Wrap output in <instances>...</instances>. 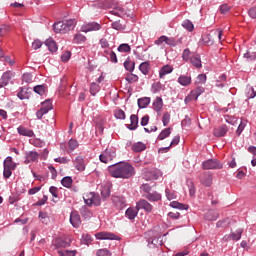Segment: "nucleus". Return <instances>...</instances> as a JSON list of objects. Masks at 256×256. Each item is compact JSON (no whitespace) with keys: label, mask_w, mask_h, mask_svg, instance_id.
I'll return each mask as SVG.
<instances>
[{"label":"nucleus","mask_w":256,"mask_h":256,"mask_svg":"<svg viewBox=\"0 0 256 256\" xmlns=\"http://www.w3.org/2000/svg\"><path fill=\"white\" fill-rule=\"evenodd\" d=\"M108 171L111 177H114L115 179H131V177L135 175V168L131 164L125 162L110 166Z\"/></svg>","instance_id":"obj_1"},{"label":"nucleus","mask_w":256,"mask_h":256,"mask_svg":"<svg viewBox=\"0 0 256 256\" xmlns=\"http://www.w3.org/2000/svg\"><path fill=\"white\" fill-rule=\"evenodd\" d=\"M77 21L75 19H69L54 23L53 30L55 33H69L75 29Z\"/></svg>","instance_id":"obj_2"},{"label":"nucleus","mask_w":256,"mask_h":256,"mask_svg":"<svg viewBox=\"0 0 256 256\" xmlns=\"http://www.w3.org/2000/svg\"><path fill=\"white\" fill-rule=\"evenodd\" d=\"M84 202L88 207H91L95 205L96 207H99L101 205V196L99 194L90 192L83 196Z\"/></svg>","instance_id":"obj_3"},{"label":"nucleus","mask_w":256,"mask_h":256,"mask_svg":"<svg viewBox=\"0 0 256 256\" xmlns=\"http://www.w3.org/2000/svg\"><path fill=\"white\" fill-rule=\"evenodd\" d=\"M42 107L36 112L37 119H43V115H47L53 109V103L51 100H46L41 103Z\"/></svg>","instance_id":"obj_4"},{"label":"nucleus","mask_w":256,"mask_h":256,"mask_svg":"<svg viewBox=\"0 0 256 256\" xmlns=\"http://www.w3.org/2000/svg\"><path fill=\"white\" fill-rule=\"evenodd\" d=\"M96 239L99 241H119V236L111 232H98L95 234Z\"/></svg>","instance_id":"obj_5"},{"label":"nucleus","mask_w":256,"mask_h":256,"mask_svg":"<svg viewBox=\"0 0 256 256\" xmlns=\"http://www.w3.org/2000/svg\"><path fill=\"white\" fill-rule=\"evenodd\" d=\"M202 168L205 170L209 169H223V164L217 159H209L202 163Z\"/></svg>","instance_id":"obj_6"},{"label":"nucleus","mask_w":256,"mask_h":256,"mask_svg":"<svg viewBox=\"0 0 256 256\" xmlns=\"http://www.w3.org/2000/svg\"><path fill=\"white\" fill-rule=\"evenodd\" d=\"M115 150L107 148L102 154H100L99 159L101 163H109L115 159Z\"/></svg>","instance_id":"obj_7"},{"label":"nucleus","mask_w":256,"mask_h":256,"mask_svg":"<svg viewBox=\"0 0 256 256\" xmlns=\"http://www.w3.org/2000/svg\"><path fill=\"white\" fill-rule=\"evenodd\" d=\"M136 209L141 211V209L145 210L146 213H153V205L149 203L146 199H140L136 203Z\"/></svg>","instance_id":"obj_8"},{"label":"nucleus","mask_w":256,"mask_h":256,"mask_svg":"<svg viewBox=\"0 0 256 256\" xmlns=\"http://www.w3.org/2000/svg\"><path fill=\"white\" fill-rule=\"evenodd\" d=\"M53 249H66V247H71V239L68 241L63 238H57L52 244Z\"/></svg>","instance_id":"obj_9"},{"label":"nucleus","mask_w":256,"mask_h":256,"mask_svg":"<svg viewBox=\"0 0 256 256\" xmlns=\"http://www.w3.org/2000/svg\"><path fill=\"white\" fill-rule=\"evenodd\" d=\"M101 29V25L97 22H89L81 27V31L83 33H89L91 31H99Z\"/></svg>","instance_id":"obj_10"},{"label":"nucleus","mask_w":256,"mask_h":256,"mask_svg":"<svg viewBox=\"0 0 256 256\" xmlns=\"http://www.w3.org/2000/svg\"><path fill=\"white\" fill-rule=\"evenodd\" d=\"M70 223L72 227L77 229L79 225H81V216L79 215L78 211H72L70 214Z\"/></svg>","instance_id":"obj_11"},{"label":"nucleus","mask_w":256,"mask_h":256,"mask_svg":"<svg viewBox=\"0 0 256 256\" xmlns=\"http://www.w3.org/2000/svg\"><path fill=\"white\" fill-rule=\"evenodd\" d=\"M13 78V72L7 71L4 72L2 77L0 78V89L3 87H7L9 85V81Z\"/></svg>","instance_id":"obj_12"},{"label":"nucleus","mask_w":256,"mask_h":256,"mask_svg":"<svg viewBox=\"0 0 256 256\" xmlns=\"http://www.w3.org/2000/svg\"><path fill=\"white\" fill-rule=\"evenodd\" d=\"M142 196L151 203H157V201H161V193L157 191L150 192L149 194H143Z\"/></svg>","instance_id":"obj_13"},{"label":"nucleus","mask_w":256,"mask_h":256,"mask_svg":"<svg viewBox=\"0 0 256 256\" xmlns=\"http://www.w3.org/2000/svg\"><path fill=\"white\" fill-rule=\"evenodd\" d=\"M112 203L116 209L121 210L125 208V198L123 196H112Z\"/></svg>","instance_id":"obj_14"},{"label":"nucleus","mask_w":256,"mask_h":256,"mask_svg":"<svg viewBox=\"0 0 256 256\" xmlns=\"http://www.w3.org/2000/svg\"><path fill=\"white\" fill-rule=\"evenodd\" d=\"M137 127H139V117L135 114H132L130 116V124L127 126V128L130 131H135V129H137Z\"/></svg>","instance_id":"obj_15"},{"label":"nucleus","mask_w":256,"mask_h":256,"mask_svg":"<svg viewBox=\"0 0 256 256\" xmlns=\"http://www.w3.org/2000/svg\"><path fill=\"white\" fill-rule=\"evenodd\" d=\"M229 129L227 128V125H222L216 129H214V136L215 137H225L227 135V132Z\"/></svg>","instance_id":"obj_16"},{"label":"nucleus","mask_w":256,"mask_h":256,"mask_svg":"<svg viewBox=\"0 0 256 256\" xmlns=\"http://www.w3.org/2000/svg\"><path fill=\"white\" fill-rule=\"evenodd\" d=\"M39 160V153L35 151H29L26 153L25 163H31Z\"/></svg>","instance_id":"obj_17"},{"label":"nucleus","mask_w":256,"mask_h":256,"mask_svg":"<svg viewBox=\"0 0 256 256\" xmlns=\"http://www.w3.org/2000/svg\"><path fill=\"white\" fill-rule=\"evenodd\" d=\"M190 63L193 67H196V69H201L203 67V64L201 63V56L198 54L191 56Z\"/></svg>","instance_id":"obj_18"},{"label":"nucleus","mask_w":256,"mask_h":256,"mask_svg":"<svg viewBox=\"0 0 256 256\" xmlns=\"http://www.w3.org/2000/svg\"><path fill=\"white\" fill-rule=\"evenodd\" d=\"M74 165L78 171H85V160L83 159V157H76L74 160Z\"/></svg>","instance_id":"obj_19"},{"label":"nucleus","mask_w":256,"mask_h":256,"mask_svg":"<svg viewBox=\"0 0 256 256\" xmlns=\"http://www.w3.org/2000/svg\"><path fill=\"white\" fill-rule=\"evenodd\" d=\"M204 219H206V221H217V219H219V212L215 210H209L204 215Z\"/></svg>","instance_id":"obj_20"},{"label":"nucleus","mask_w":256,"mask_h":256,"mask_svg":"<svg viewBox=\"0 0 256 256\" xmlns=\"http://www.w3.org/2000/svg\"><path fill=\"white\" fill-rule=\"evenodd\" d=\"M170 73H173V66L166 64L160 69L159 77H160V79H163V77H165V75H169Z\"/></svg>","instance_id":"obj_21"},{"label":"nucleus","mask_w":256,"mask_h":256,"mask_svg":"<svg viewBox=\"0 0 256 256\" xmlns=\"http://www.w3.org/2000/svg\"><path fill=\"white\" fill-rule=\"evenodd\" d=\"M200 181L202 185H205V187H211V184L213 183V176L211 174H203Z\"/></svg>","instance_id":"obj_22"},{"label":"nucleus","mask_w":256,"mask_h":256,"mask_svg":"<svg viewBox=\"0 0 256 256\" xmlns=\"http://www.w3.org/2000/svg\"><path fill=\"white\" fill-rule=\"evenodd\" d=\"M178 83L182 85V87H187L191 85V76L180 75L178 78Z\"/></svg>","instance_id":"obj_23"},{"label":"nucleus","mask_w":256,"mask_h":256,"mask_svg":"<svg viewBox=\"0 0 256 256\" xmlns=\"http://www.w3.org/2000/svg\"><path fill=\"white\" fill-rule=\"evenodd\" d=\"M125 215L128 219L133 220L137 215H139V210H137V206L135 208H128L125 212Z\"/></svg>","instance_id":"obj_24"},{"label":"nucleus","mask_w":256,"mask_h":256,"mask_svg":"<svg viewBox=\"0 0 256 256\" xmlns=\"http://www.w3.org/2000/svg\"><path fill=\"white\" fill-rule=\"evenodd\" d=\"M145 149H147V146L143 142H136L132 146V151L134 153H141V152L145 151Z\"/></svg>","instance_id":"obj_25"},{"label":"nucleus","mask_w":256,"mask_h":256,"mask_svg":"<svg viewBox=\"0 0 256 256\" xmlns=\"http://www.w3.org/2000/svg\"><path fill=\"white\" fill-rule=\"evenodd\" d=\"M203 93H205V88L198 86L194 91L191 92V98L197 101L199 96L203 95Z\"/></svg>","instance_id":"obj_26"},{"label":"nucleus","mask_w":256,"mask_h":256,"mask_svg":"<svg viewBox=\"0 0 256 256\" xmlns=\"http://www.w3.org/2000/svg\"><path fill=\"white\" fill-rule=\"evenodd\" d=\"M153 109L157 113L161 112V109H163V99L161 97H156L153 102Z\"/></svg>","instance_id":"obj_27"},{"label":"nucleus","mask_w":256,"mask_h":256,"mask_svg":"<svg viewBox=\"0 0 256 256\" xmlns=\"http://www.w3.org/2000/svg\"><path fill=\"white\" fill-rule=\"evenodd\" d=\"M19 135H23L24 137H33L35 133L32 130H29L23 126L18 127Z\"/></svg>","instance_id":"obj_28"},{"label":"nucleus","mask_w":256,"mask_h":256,"mask_svg":"<svg viewBox=\"0 0 256 256\" xmlns=\"http://www.w3.org/2000/svg\"><path fill=\"white\" fill-rule=\"evenodd\" d=\"M124 68L126 71L133 73V71H135V61H132L131 58H127L124 62Z\"/></svg>","instance_id":"obj_29"},{"label":"nucleus","mask_w":256,"mask_h":256,"mask_svg":"<svg viewBox=\"0 0 256 256\" xmlns=\"http://www.w3.org/2000/svg\"><path fill=\"white\" fill-rule=\"evenodd\" d=\"M45 45L46 47H48L49 51H51V53H55V51H57V43H55V40L53 39H48L45 41Z\"/></svg>","instance_id":"obj_30"},{"label":"nucleus","mask_w":256,"mask_h":256,"mask_svg":"<svg viewBox=\"0 0 256 256\" xmlns=\"http://www.w3.org/2000/svg\"><path fill=\"white\" fill-rule=\"evenodd\" d=\"M149 69H151V65L148 61L142 62L139 66V70L143 75H149Z\"/></svg>","instance_id":"obj_31"},{"label":"nucleus","mask_w":256,"mask_h":256,"mask_svg":"<svg viewBox=\"0 0 256 256\" xmlns=\"http://www.w3.org/2000/svg\"><path fill=\"white\" fill-rule=\"evenodd\" d=\"M149 103H151V98H149V97H144V98L138 99V107L140 109H145V107L149 106Z\"/></svg>","instance_id":"obj_32"},{"label":"nucleus","mask_w":256,"mask_h":256,"mask_svg":"<svg viewBox=\"0 0 256 256\" xmlns=\"http://www.w3.org/2000/svg\"><path fill=\"white\" fill-rule=\"evenodd\" d=\"M80 213L85 219H91V217H93V212H91L87 206H82L80 208Z\"/></svg>","instance_id":"obj_33"},{"label":"nucleus","mask_w":256,"mask_h":256,"mask_svg":"<svg viewBox=\"0 0 256 256\" xmlns=\"http://www.w3.org/2000/svg\"><path fill=\"white\" fill-rule=\"evenodd\" d=\"M87 41V37H85L83 34H75L73 38V43L76 45H81V43H85Z\"/></svg>","instance_id":"obj_34"},{"label":"nucleus","mask_w":256,"mask_h":256,"mask_svg":"<svg viewBox=\"0 0 256 256\" xmlns=\"http://www.w3.org/2000/svg\"><path fill=\"white\" fill-rule=\"evenodd\" d=\"M169 135H171V128H165L164 130H162L160 132L157 139H158V141H163V139H167V137H169Z\"/></svg>","instance_id":"obj_35"},{"label":"nucleus","mask_w":256,"mask_h":256,"mask_svg":"<svg viewBox=\"0 0 256 256\" xmlns=\"http://www.w3.org/2000/svg\"><path fill=\"white\" fill-rule=\"evenodd\" d=\"M101 196L104 199H108L111 196V188L108 185L102 186L101 188Z\"/></svg>","instance_id":"obj_36"},{"label":"nucleus","mask_w":256,"mask_h":256,"mask_svg":"<svg viewBox=\"0 0 256 256\" xmlns=\"http://www.w3.org/2000/svg\"><path fill=\"white\" fill-rule=\"evenodd\" d=\"M182 27L186 29V31H189L190 33L193 32V30L195 29L193 22H191L190 20H184L182 23Z\"/></svg>","instance_id":"obj_37"},{"label":"nucleus","mask_w":256,"mask_h":256,"mask_svg":"<svg viewBox=\"0 0 256 256\" xmlns=\"http://www.w3.org/2000/svg\"><path fill=\"white\" fill-rule=\"evenodd\" d=\"M27 91H28L27 88H21V90L17 94L18 99H21L22 101L24 99H29V92Z\"/></svg>","instance_id":"obj_38"},{"label":"nucleus","mask_w":256,"mask_h":256,"mask_svg":"<svg viewBox=\"0 0 256 256\" xmlns=\"http://www.w3.org/2000/svg\"><path fill=\"white\" fill-rule=\"evenodd\" d=\"M160 91H163V84L161 82H155L151 86V92L152 93H159Z\"/></svg>","instance_id":"obj_39"},{"label":"nucleus","mask_w":256,"mask_h":256,"mask_svg":"<svg viewBox=\"0 0 256 256\" xmlns=\"http://www.w3.org/2000/svg\"><path fill=\"white\" fill-rule=\"evenodd\" d=\"M61 183L63 187H66L67 189L71 188V185H73V178L70 176H66L61 180Z\"/></svg>","instance_id":"obj_40"},{"label":"nucleus","mask_w":256,"mask_h":256,"mask_svg":"<svg viewBox=\"0 0 256 256\" xmlns=\"http://www.w3.org/2000/svg\"><path fill=\"white\" fill-rule=\"evenodd\" d=\"M243 235V229L239 228L235 232L231 233L232 241H239Z\"/></svg>","instance_id":"obj_41"},{"label":"nucleus","mask_w":256,"mask_h":256,"mask_svg":"<svg viewBox=\"0 0 256 256\" xmlns=\"http://www.w3.org/2000/svg\"><path fill=\"white\" fill-rule=\"evenodd\" d=\"M101 90V86H99V84L95 83V82H92L90 84V93L91 95L93 96H96L97 95V92Z\"/></svg>","instance_id":"obj_42"},{"label":"nucleus","mask_w":256,"mask_h":256,"mask_svg":"<svg viewBox=\"0 0 256 256\" xmlns=\"http://www.w3.org/2000/svg\"><path fill=\"white\" fill-rule=\"evenodd\" d=\"M117 50L119 53H131V46L129 44H120Z\"/></svg>","instance_id":"obj_43"},{"label":"nucleus","mask_w":256,"mask_h":256,"mask_svg":"<svg viewBox=\"0 0 256 256\" xmlns=\"http://www.w3.org/2000/svg\"><path fill=\"white\" fill-rule=\"evenodd\" d=\"M77 147H79V142H77V140L70 139L68 141V151H75V149H77Z\"/></svg>","instance_id":"obj_44"},{"label":"nucleus","mask_w":256,"mask_h":256,"mask_svg":"<svg viewBox=\"0 0 256 256\" xmlns=\"http://www.w3.org/2000/svg\"><path fill=\"white\" fill-rule=\"evenodd\" d=\"M125 80L128 82V83H137V81H139V76L133 74V73H130V74H127L126 75V78Z\"/></svg>","instance_id":"obj_45"},{"label":"nucleus","mask_w":256,"mask_h":256,"mask_svg":"<svg viewBox=\"0 0 256 256\" xmlns=\"http://www.w3.org/2000/svg\"><path fill=\"white\" fill-rule=\"evenodd\" d=\"M4 167L10 168V169H15V163H13V158L11 156H8L4 160Z\"/></svg>","instance_id":"obj_46"},{"label":"nucleus","mask_w":256,"mask_h":256,"mask_svg":"<svg viewBox=\"0 0 256 256\" xmlns=\"http://www.w3.org/2000/svg\"><path fill=\"white\" fill-rule=\"evenodd\" d=\"M202 42L204 43V45H208V46H211L214 43V41L211 39V34L203 35Z\"/></svg>","instance_id":"obj_47"},{"label":"nucleus","mask_w":256,"mask_h":256,"mask_svg":"<svg viewBox=\"0 0 256 256\" xmlns=\"http://www.w3.org/2000/svg\"><path fill=\"white\" fill-rule=\"evenodd\" d=\"M244 59L247 61H255L256 53L248 50L246 53H244Z\"/></svg>","instance_id":"obj_48"},{"label":"nucleus","mask_w":256,"mask_h":256,"mask_svg":"<svg viewBox=\"0 0 256 256\" xmlns=\"http://www.w3.org/2000/svg\"><path fill=\"white\" fill-rule=\"evenodd\" d=\"M170 121H171V114H169V112H165L162 117V123L164 127H167Z\"/></svg>","instance_id":"obj_49"},{"label":"nucleus","mask_w":256,"mask_h":256,"mask_svg":"<svg viewBox=\"0 0 256 256\" xmlns=\"http://www.w3.org/2000/svg\"><path fill=\"white\" fill-rule=\"evenodd\" d=\"M170 207H172L173 209H181V210L187 209V206H186V205L181 204V203H179V202H177V201H172V202L170 203Z\"/></svg>","instance_id":"obj_50"},{"label":"nucleus","mask_w":256,"mask_h":256,"mask_svg":"<svg viewBox=\"0 0 256 256\" xmlns=\"http://www.w3.org/2000/svg\"><path fill=\"white\" fill-rule=\"evenodd\" d=\"M112 15H116L117 17H121L123 13H125V10H123V7L117 6L114 10L110 11Z\"/></svg>","instance_id":"obj_51"},{"label":"nucleus","mask_w":256,"mask_h":256,"mask_svg":"<svg viewBox=\"0 0 256 256\" xmlns=\"http://www.w3.org/2000/svg\"><path fill=\"white\" fill-rule=\"evenodd\" d=\"M140 191H143L144 194L143 195H149L152 191V188L149 184H142L140 186Z\"/></svg>","instance_id":"obj_52"},{"label":"nucleus","mask_w":256,"mask_h":256,"mask_svg":"<svg viewBox=\"0 0 256 256\" xmlns=\"http://www.w3.org/2000/svg\"><path fill=\"white\" fill-rule=\"evenodd\" d=\"M182 59L183 61H191V50L189 48L184 49Z\"/></svg>","instance_id":"obj_53"},{"label":"nucleus","mask_w":256,"mask_h":256,"mask_svg":"<svg viewBox=\"0 0 256 256\" xmlns=\"http://www.w3.org/2000/svg\"><path fill=\"white\" fill-rule=\"evenodd\" d=\"M34 93L45 95V85H37L34 87Z\"/></svg>","instance_id":"obj_54"},{"label":"nucleus","mask_w":256,"mask_h":256,"mask_svg":"<svg viewBox=\"0 0 256 256\" xmlns=\"http://www.w3.org/2000/svg\"><path fill=\"white\" fill-rule=\"evenodd\" d=\"M23 83H32L33 82V75L31 73H25L22 76Z\"/></svg>","instance_id":"obj_55"},{"label":"nucleus","mask_w":256,"mask_h":256,"mask_svg":"<svg viewBox=\"0 0 256 256\" xmlns=\"http://www.w3.org/2000/svg\"><path fill=\"white\" fill-rule=\"evenodd\" d=\"M97 256H111V251L109 249L104 248V249H99L96 252Z\"/></svg>","instance_id":"obj_56"},{"label":"nucleus","mask_w":256,"mask_h":256,"mask_svg":"<svg viewBox=\"0 0 256 256\" xmlns=\"http://www.w3.org/2000/svg\"><path fill=\"white\" fill-rule=\"evenodd\" d=\"M39 219H40L41 223H44L45 225H47V223H49V216H47V213H45V212L39 213Z\"/></svg>","instance_id":"obj_57"},{"label":"nucleus","mask_w":256,"mask_h":256,"mask_svg":"<svg viewBox=\"0 0 256 256\" xmlns=\"http://www.w3.org/2000/svg\"><path fill=\"white\" fill-rule=\"evenodd\" d=\"M11 31V27L9 25H2L0 27V37H3L6 33H9Z\"/></svg>","instance_id":"obj_58"},{"label":"nucleus","mask_w":256,"mask_h":256,"mask_svg":"<svg viewBox=\"0 0 256 256\" xmlns=\"http://www.w3.org/2000/svg\"><path fill=\"white\" fill-rule=\"evenodd\" d=\"M166 45H169L170 47H177V40L173 37H167Z\"/></svg>","instance_id":"obj_59"},{"label":"nucleus","mask_w":256,"mask_h":256,"mask_svg":"<svg viewBox=\"0 0 256 256\" xmlns=\"http://www.w3.org/2000/svg\"><path fill=\"white\" fill-rule=\"evenodd\" d=\"M114 116L116 117V119L124 120L125 119V111H123L121 109L116 110Z\"/></svg>","instance_id":"obj_60"},{"label":"nucleus","mask_w":256,"mask_h":256,"mask_svg":"<svg viewBox=\"0 0 256 256\" xmlns=\"http://www.w3.org/2000/svg\"><path fill=\"white\" fill-rule=\"evenodd\" d=\"M229 11H231V7H229V5L223 4L220 6V13H222V15H225V13H229Z\"/></svg>","instance_id":"obj_61"},{"label":"nucleus","mask_w":256,"mask_h":256,"mask_svg":"<svg viewBox=\"0 0 256 256\" xmlns=\"http://www.w3.org/2000/svg\"><path fill=\"white\" fill-rule=\"evenodd\" d=\"M155 45H162V43H167V36H160L157 40H155Z\"/></svg>","instance_id":"obj_62"},{"label":"nucleus","mask_w":256,"mask_h":256,"mask_svg":"<svg viewBox=\"0 0 256 256\" xmlns=\"http://www.w3.org/2000/svg\"><path fill=\"white\" fill-rule=\"evenodd\" d=\"M82 241L85 243V245H89V243H91V241H92L91 235L83 234L82 235Z\"/></svg>","instance_id":"obj_63"},{"label":"nucleus","mask_w":256,"mask_h":256,"mask_svg":"<svg viewBox=\"0 0 256 256\" xmlns=\"http://www.w3.org/2000/svg\"><path fill=\"white\" fill-rule=\"evenodd\" d=\"M11 169L13 168L4 167L3 175L5 179H9V177H11L12 175Z\"/></svg>","instance_id":"obj_64"}]
</instances>
